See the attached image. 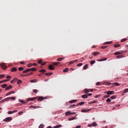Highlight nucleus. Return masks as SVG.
<instances>
[{"instance_id": "obj_2", "label": "nucleus", "mask_w": 128, "mask_h": 128, "mask_svg": "<svg viewBox=\"0 0 128 128\" xmlns=\"http://www.w3.org/2000/svg\"><path fill=\"white\" fill-rule=\"evenodd\" d=\"M76 113L73 112H71L70 111L67 112L65 113V116H72V114H75Z\"/></svg>"}, {"instance_id": "obj_46", "label": "nucleus", "mask_w": 128, "mask_h": 128, "mask_svg": "<svg viewBox=\"0 0 128 128\" xmlns=\"http://www.w3.org/2000/svg\"><path fill=\"white\" fill-rule=\"evenodd\" d=\"M96 102H98V101H96V100H93V101L90 102V104H96Z\"/></svg>"}, {"instance_id": "obj_50", "label": "nucleus", "mask_w": 128, "mask_h": 128, "mask_svg": "<svg viewBox=\"0 0 128 128\" xmlns=\"http://www.w3.org/2000/svg\"><path fill=\"white\" fill-rule=\"evenodd\" d=\"M37 97H34V98H31V100H36Z\"/></svg>"}, {"instance_id": "obj_23", "label": "nucleus", "mask_w": 128, "mask_h": 128, "mask_svg": "<svg viewBox=\"0 0 128 128\" xmlns=\"http://www.w3.org/2000/svg\"><path fill=\"white\" fill-rule=\"evenodd\" d=\"M38 82V80H36V79L32 80H30V82L32 83L36 82Z\"/></svg>"}, {"instance_id": "obj_33", "label": "nucleus", "mask_w": 128, "mask_h": 128, "mask_svg": "<svg viewBox=\"0 0 128 128\" xmlns=\"http://www.w3.org/2000/svg\"><path fill=\"white\" fill-rule=\"evenodd\" d=\"M32 66H34V64L30 63L29 64L27 65L28 68H32Z\"/></svg>"}, {"instance_id": "obj_21", "label": "nucleus", "mask_w": 128, "mask_h": 128, "mask_svg": "<svg viewBox=\"0 0 128 128\" xmlns=\"http://www.w3.org/2000/svg\"><path fill=\"white\" fill-rule=\"evenodd\" d=\"M0 86H2V88H4L8 86V84H2V85H0Z\"/></svg>"}, {"instance_id": "obj_45", "label": "nucleus", "mask_w": 128, "mask_h": 128, "mask_svg": "<svg viewBox=\"0 0 128 128\" xmlns=\"http://www.w3.org/2000/svg\"><path fill=\"white\" fill-rule=\"evenodd\" d=\"M90 64H96V61L95 60H92L90 62Z\"/></svg>"}, {"instance_id": "obj_53", "label": "nucleus", "mask_w": 128, "mask_h": 128, "mask_svg": "<svg viewBox=\"0 0 128 128\" xmlns=\"http://www.w3.org/2000/svg\"><path fill=\"white\" fill-rule=\"evenodd\" d=\"M112 44V42H106L104 44Z\"/></svg>"}, {"instance_id": "obj_12", "label": "nucleus", "mask_w": 128, "mask_h": 128, "mask_svg": "<svg viewBox=\"0 0 128 128\" xmlns=\"http://www.w3.org/2000/svg\"><path fill=\"white\" fill-rule=\"evenodd\" d=\"M90 110H92V109L83 110H82V112H90Z\"/></svg>"}, {"instance_id": "obj_47", "label": "nucleus", "mask_w": 128, "mask_h": 128, "mask_svg": "<svg viewBox=\"0 0 128 128\" xmlns=\"http://www.w3.org/2000/svg\"><path fill=\"white\" fill-rule=\"evenodd\" d=\"M44 125L42 124L40 125L38 128H44Z\"/></svg>"}, {"instance_id": "obj_19", "label": "nucleus", "mask_w": 128, "mask_h": 128, "mask_svg": "<svg viewBox=\"0 0 128 128\" xmlns=\"http://www.w3.org/2000/svg\"><path fill=\"white\" fill-rule=\"evenodd\" d=\"M88 68V64H85V66L83 67V69L84 70H86Z\"/></svg>"}, {"instance_id": "obj_52", "label": "nucleus", "mask_w": 128, "mask_h": 128, "mask_svg": "<svg viewBox=\"0 0 128 128\" xmlns=\"http://www.w3.org/2000/svg\"><path fill=\"white\" fill-rule=\"evenodd\" d=\"M33 92H34L35 94H36L38 92V90H32Z\"/></svg>"}, {"instance_id": "obj_17", "label": "nucleus", "mask_w": 128, "mask_h": 128, "mask_svg": "<svg viewBox=\"0 0 128 128\" xmlns=\"http://www.w3.org/2000/svg\"><path fill=\"white\" fill-rule=\"evenodd\" d=\"M30 72H36V68H29Z\"/></svg>"}, {"instance_id": "obj_3", "label": "nucleus", "mask_w": 128, "mask_h": 128, "mask_svg": "<svg viewBox=\"0 0 128 128\" xmlns=\"http://www.w3.org/2000/svg\"><path fill=\"white\" fill-rule=\"evenodd\" d=\"M46 100V97L44 98V96H39L38 98V102H42V100Z\"/></svg>"}, {"instance_id": "obj_60", "label": "nucleus", "mask_w": 128, "mask_h": 128, "mask_svg": "<svg viewBox=\"0 0 128 128\" xmlns=\"http://www.w3.org/2000/svg\"><path fill=\"white\" fill-rule=\"evenodd\" d=\"M92 96V94H87V97L90 96Z\"/></svg>"}, {"instance_id": "obj_64", "label": "nucleus", "mask_w": 128, "mask_h": 128, "mask_svg": "<svg viewBox=\"0 0 128 128\" xmlns=\"http://www.w3.org/2000/svg\"><path fill=\"white\" fill-rule=\"evenodd\" d=\"M82 128V126H76L75 128Z\"/></svg>"}, {"instance_id": "obj_25", "label": "nucleus", "mask_w": 128, "mask_h": 128, "mask_svg": "<svg viewBox=\"0 0 128 128\" xmlns=\"http://www.w3.org/2000/svg\"><path fill=\"white\" fill-rule=\"evenodd\" d=\"M62 128V124H58L53 127V128Z\"/></svg>"}, {"instance_id": "obj_14", "label": "nucleus", "mask_w": 128, "mask_h": 128, "mask_svg": "<svg viewBox=\"0 0 128 128\" xmlns=\"http://www.w3.org/2000/svg\"><path fill=\"white\" fill-rule=\"evenodd\" d=\"M107 94L109 95V94H114V91H108L106 92Z\"/></svg>"}, {"instance_id": "obj_61", "label": "nucleus", "mask_w": 128, "mask_h": 128, "mask_svg": "<svg viewBox=\"0 0 128 128\" xmlns=\"http://www.w3.org/2000/svg\"><path fill=\"white\" fill-rule=\"evenodd\" d=\"M99 96H100V95L95 96L94 98H98Z\"/></svg>"}, {"instance_id": "obj_22", "label": "nucleus", "mask_w": 128, "mask_h": 128, "mask_svg": "<svg viewBox=\"0 0 128 128\" xmlns=\"http://www.w3.org/2000/svg\"><path fill=\"white\" fill-rule=\"evenodd\" d=\"M12 88V86H11V85H10V86L6 87V88H5V90H10V88Z\"/></svg>"}, {"instance_id": "obj_1", "label": "nucleus", "mask_w": 128, "mask_h": 128, "mask_svg": "<svg viewBox=\"0 0 128 128\" xmlns=\"http://www.w3.org/2000/svg\"><path fill=\"white\" fill-rule=\"evenodd\" d=\"M0 66H1L2 70H6V68H8V66H6L4 63H2L0 64Z\"/></svg>"}, {"instance_id": "obj_7", "label": "nucleus", "mask_w": 128, "mask_h": 128, "mask_svg": "<svg viewBox=\"0 0 128 128\" xmlns=\"http://www.w3.org/2000/svg\"><path fill=\"white\" fill-rule=\"evenodd\" d=\"M30 108H34V109H36V108H40V106H30Z\"/></svg>"}, {"instance_id": "obj_41", "label": "nucleus", "mask_w": 128, "mask_h": 128, "mask_svg": "<svg viewBox=\"0 0 128 128\" xmlns=\"http://www.w3.org/2000/svg\"><path fill=\"white\" fill-rule=\"evenodd\" d=\"M24 70V68L22 67H20L18 68V70H20V72H22V70Z\"/></svg>"}, {"instance_id": "obj_11", "label": "nucleus", "mask_w": 128, "mask_h": 128, "mask_svg": "<svg viewBox=\"0 0 128 128\" xmlns=\"http://www.w3.org/2000/svg\"><path fill=\"white\" fill-rule=\"evenodd\" d=\"M10 70L12 72H16L18 70V69L14 67L12 68Z\"/></svg>"}, {"instance_id": "obj_37", "label": "nucleus", "mask_w": 128, "mask_h": 128, "mask_svg": "<svg viewBox=\"0 0 128 128\" xmlns=\"http://www.w3.org/2000/svg\"><path fill=\"white\" fill-rule=\"evenodd\" d=\"M98 126V124H96V122H94L92 124V126Z\"/></svg>"}, {"instance_id": "obj_34", "label": "nucleus", "mask_w": 128, "mask_h": 128, "mask_svg": "<svg viewBox=\"0 0 128 128\" xmlns=\"http://www.w3.org/2000/svg\"><path fill=\"white\" fill-rule=\"evenodd\" d=\"M84 92L85 94H88V92H90V91L88 89H84Z\"/></svg>"}, {"instance_id": "obj_63", "label": "nucleus", "mask_w": 128, "mask_h": 128, "mask_svg": "<svg viewBox=\"0 0 128 128\" xmlns=\"http://www.w3.org/2000/svg\"><path fill=\"white\" fill-rule=\"evenodd\" d=\"M18 114H24V112H20Z\"/></svg>"}, {"instance_id": "obj_5", "label": "nucleus", "mask_w": 128, "mask_h": 128, "mask_svg": "<svg viewBox=\"0 0 128 128\" xmlns=\"http://www.w3.org/2000/svg\"><path fill=\"white\" fill-rule=\"evenodd\" d=\"M18 110H14L13 111H8V114H14V112H18Z\"/></svg>"}, {"instance_id": "obj_24", "label": "nucleus", "mask_w": 128, "mask_h": 128, "mask_svg": "<svg viewBox=\"0 0 128 128\" xmlns=\"http://www.w3.org/2000/svg\"><path fill=\"white\" fill-rule=\"evenodd\" d=\"M30 68H28L24 70L23 71V74H26V72H30Z\"/></svg>"}, {"instance_id": "obj_48", "label": "nucleus", "mask_w": 128, "mask_h": 128, "mask_svg": "<svg viewBox=\"0 0 128 128\" xmlns=\"http://www.w3.org/2000/svg\"><path fill=\"white\" fill-rule=\"evenodd\" d=\"M114 86H120V84H118V82L114 83Z\"/></svg>"}, {"instance_id": "obj_9", "label": "nucleus", "mask_w": 128, "mask_h": 128, "mask_svg": "<svg viewBox=\"0 0 128 128\" xmlns=\"http://www.w3.org/2000/svg\"><path fill=\"white\" fill-rule=\"evenodd\" d=\"M16 80H18V78H14L12 80L10 81V84H14V82H16Z\"/></svg>"}, {"instance_id": "obj_36", "label": "nucleus", "mask_w": 128, "mask_h": 128, "mask_svg": "<svg viewBox=\"0 0 128 128\" xmlns=\"http://www.w3.org/2000/svg\"><path fill=\"white\" fill-rule=\"evenodd\" d=\"M46 70L45 69H42L39 71L40 72H46Z\"/></svg>"}, {"instance_id": "obj_28", "label": "nucleus", "mask_w": 128, "mask_h": 128, "mask_svg": "<svg viewBox=\"0 0 128 128\" xmlns=\"http://www.w3.org/2000/svg\"><path fill=\"white\" fill-rule=\"evenodd\" d=\"M60 64V62H54L52 63V64H54V66H58V64Z\"/></svg>"}, {"instance_id": "obj_51", "label": "nucleus", "mask_w": 128, "mask_h": 128, "mask_svg": "<svg viewBox=\"0 0 128 128\" xmlns=\"http://www.w3.org/2000/svg\"><path fill=\"white\" fill-rule=\"evenodd\" d=\"M104 98H110V96L109 95H105Z\"/></svg>"}, {"instance_id": "obj_59", "label": "nucleus", "mask_w": 128, "mask_h": 128, "mask_svg": "<svg viewBox=\"0 0 128 128\" xmlns=\"http://www.w3.org/2000/svg\"><path fill=\"white\" fill-rule=\"evenodd\" d=\"M38 64H42V60H40L38 61Z\"/></svg>"}, {"instance_id": "obj_29", "label": "nucleus", "mask_w": 128, "mask_h": 128, "mask_svg": "<svg viewBox=\"0 0 128 128\" xmlns=\"http://www.w3.org/2000/svg\"><path fill=\"white\" fill-rule=\"evenodd\" d=\"M82 98H88V95L84 94L82 96Z\"/></svg>"}, {"instance_id": "obj_15", "label": "nucleus", "mask_w": 128, "mask_h": 128, "mask_svg": "<svg viewBox=\"0 0 128 128\" xmlns=\"http://www.w3.org/2000/svg\"><path fill=\"white\" fill-rule=\"evenodd\" d=\"M100 54L99 52H92V55L94 56H96L98 54Z\"/></svg>"}, {"instance_id": "obj_26", "label": "nucleus", "mask_w": 128, "mask_h": 128, "mask_svg": "<svg viewBox=\"0 0 128 128\" xmlns=\"http://www.w3.org/2000/svg\"><path fill=\"white\" fill-rule=\"evenodd\" d=\"M124 56H122V55H120V56H116V58H124Z\"/></svg>"}, {"instance_id": "obj_4", "label": "nucleus", "mask_w": 128, "mask_h": 128, "mask_svg": "<svg viewBox=\"0 0 128 128\" xmlns=\"http://www.w3.org/2000/svg\"><path fill=\"white\" fill-rule=\"evenodd\" d=\"M12 120V117H8L4 120V122H10V120Z\"/></svg>"}, {"instance_id": "obj_13", "label": "nucleus", "mask_w": 128, "mask_h": 128, "mask_svg": "<svg viewBox=\"0 0 128 128\" xmlns=\"http://www.w3.org/2000/svg\"><path fill=\"white\" fill-rule=\"evenodd\" d=\"M84 104V102H82L77 104L76 106H82Z\"/></svg>"}, {"instance_id": "obj_38", "label": "nucleus", "mask_w": 128, "mask_h": 128, "mask_svg": "<svg viewBox=\"0 0 128 128\" xmlns=\"http://www.w3.org/2000/svg\"><path fill=\"white\" fill-rule=\"evenodd\" d=\"M76 120V117H72L68 119V120Z\"/></svg>"}, {"instance_id": "obj_55", "label": "nucleus", "mask_w": 128, "mask_h": 128, "mask_svg": "<svg viewBox=\"0 0 128 128\" xmlns=\"http://www.w3.org/2000/svg\"><path fill=\"white\" fill-rule=\"evenodd\" d=\"M74 61H70L69 62V64H74Z\"/></svg>"}, {"instance_id": "obj_16", "label": "nucleus", "mask_w": 128, "mask_h": 128, "mask_svg": "<svg viewBox=\"0 0 128 128\" xmlns=\"http://www.w3.org/2000/svg\"><path fill=\"white\" fill-rule=\"evenodd\" d=\"M8 102V98L4 99L3 100H2V101L0 102Z\"/></svg>"}, {"instance_id": "obj_49", "label": "nucleus", "mask_w": 128, "mask_h": 128, "mask_svg": "<svg viewBox=\"0 0 128 128\" xmlns=\"http://www.w3.org/2000/svg\"><path fill=\"white\" fill-rule=\"evenodd\" d=\"M126 92H128V88H126L124 90V94H126Z\"/></svg>"}, {"instance_id": "obj_62", "label": "nucleus", "mask_w": 128, "mask_h": 128, "mask_svg": "<svg viewBox=\"0 0 128 128\" xmlns=\"http://www.w3.org/2000/svg\"><path fill=\"white\" fill-rule=\"evenodd\" d=\"M6 78H12V76H6Z\"/></svg>"}, {"instance_id": "obj_8", "label": "nucleus", "mask_w": 128, "mask_h": 128, "mask_svg": "<svg viewBox=\"0 0 128 128\" xmlns=\"http://www.w3.org/2000/svg\"><path fill=\"white\" fill-rule=\"evenodd\" d=\"M14 91H11V92H8V93H7L6 94V96H10V94H14Z\"/></svg>"}, {"instance_id": "obj_54", "label": "nucleus", "mask_w": 128, "mask_h": 128, "mask_svg": "<svg viewBox=\"0 0 128 128\" xmlns=\"http://www.w3.org/2000/svg\"><path fill=\"white\" fill-rule=\"evenodd\" d=\"M82 66V64L80 63L77 64V66Z\"/></svg>"}, {"instance_id": "obj_39", "label": "nucleus", "mask_w": 128, "mask_h": 128, "mask_svg": "<svg viewBox=\"0 0 128 128\" xmlns=\"http://www.w3.org/2000/svg\"><path fill=\"white\" fill-rule=\"evenodd\" d=\"M115 56H118V54H122V52H116L114 54Z\"/></svg>"}, {"instance_id": "obj_43", "label": "nucleus", "mask_w": 128, "mask_h": 128, "mask_svg": "<svg viewBox=\"0 0 128 128\" xmlns=\"http://www.w3.org/2000/svg\"><path fill=\"white\" fill-rule=\"evenodd\" d=\"M114 46L115 48H120V45L119 44H115V45Z\"/></svg>"}, {"instance_id": "obj_6", "label": "nucleus", "mask_w": 128, "mask_h": 128, "mask_svg": "<svg viewBox=\"0 0 128 128\" xmlns=\"http://www.w3.org/2000/svg\"><path fill=\"white\" fill-rule=\"evenodd\" d=\"M48 68L50 70H54V66L52 65H50L48 66Z\"/></svg>"}, {"instance_id": "obj_58", "label": "nucleus", "mask_w": 128, "mask_h": 128, "mask_svg": "<svg viewBox=\"0 0 128 128\" xmlns=\"http://www.w3.org/2000/svg\"><path fill=\"white\" fill-rule=\"evenodd\" d=\"M34 74V72H30V73H29L28 74H26V76H32V74Z\"/></svg>"}, {"instance_id": "obj_10", "label": "nucleus", "mask_w": 128, "mask_h": 128, "mask_svg": "<svg viewBox=\"0 0 128 128\" xmlns=\"http://www.w3.org/2000/svg\"><path fill=\"white\" fill-rule=\"evenodd\" d=\"M7 98L8 99V100H16V97H8Z\"/></svg>"}, {"instance_id": "obj_27", "label": "nucleus", "mask_w": 128, "mask_h": 128, "mask_svg": "<svg viewBox=\"0 0 128 128\" xmlns=\"http://www.w3.org/2000/svg\"><path fill=\"white\" fill-rule=\"evenodd\" d=\"M68 70H70V68H66L64 70H63V72H68Z\"/></svg>"}, {"instance_id": "obj_32", "label": "nucleus", "mask_w": 128, "mask_h": 128, "mask_svg": "<svg viewBox=\"0 0 128 128\" xmlns=\"http://www.w3.org/2000/svg\"><path fill=\"white\" fill-rule=\"evenodd\" d=\"M64 58H58L57 59L58 62H62V60H64Z\"/></svg>"}, {"instance_id": "obj_57", "label": "nucleus", "mask_w": 128, "mask_h": 128, "mask_svg": "<svg viewBox=\"0 0 128 128\" xmlns=\"http://www.w3.org/2000/svg\"><path fill=\"white\" fill-rule=\"evenodd\" d=\"M106 48H108V46H102L101 47L102 49Z\"/></svg>"}, {"instance_id": "obj_40", "label": "nucleus", "mask_w": 128, "mask_h": 128, "mask_svg": "<svg viewBox=\"0 0 128 128\" xmlns=\"http://www.w3.org/2000/svg\"><path fill=\"white\" fill-rule=\"evenodd\" d=\"M106 102H112V100H110V98H108L106 100Z\"/></svg>"}, {"instance_id": "obj_18", "label": "nucleus", "mask_w": 128, "mask_h": 128, "mask_svg": "<svg viewBox=\"0 0 128 128\" xmlns=\"http://www.w3.org/2000/svg\"><path fill=\"white\" fill-rule=\"evenodd\" d=\"M78 102L77 100H73L69 101L70 104H74V102Z\"/></svg>"}, {"instance_id": "obj_20", "label": "nucleus", "mask_w": 128, "mask_h": 128, "mask_svg": "<svg viewBox=\"0 0 128 128\" xmlns=\"http://www.w3.org/2000/svg\"><path fill=\"white\" fill-rule=\"evenodd\" d=\"M107 58H104L102 59H99L98 60V62H104V60H106Z\"/></svg>"}, {"instance_id": "obj_31", "label": "nucleus", "mask_w": 128, "mask_h": 128, "mask_svg": "<svg viewBox=\"0 0 128 128\" xmlns=\"http://www.w3.org/2000/svg\"><path fill=\"white\" fill-rule=\"evenodd\" d=\"M45 74L46 76H52V72L46 73Z\"/></svg>"}, {"instance_id": "obj_44", "label": "nucleus", "mask_w": 128, "mask_h": 128, "mask_svg": "<svg viewBox=\"0 0 128 128\" xmlns=\"http://www.w3.org/2000/svg\"><path fill=\"white\" fill-rule=\"evenodd\" d=\"M76 106V104H72V105H70V108H74V106Z\"/></svg>"}, {"instance_id": "obj_56", "label": "nucleus", "mask_w": 128, "mask_h": 128, "mask_svg": "<svg viewBox=\"0 0 128 128\" xmlns=\"http://www.w3.org/2000/svg\"><path fill=\"white\" fill-rule=\"evenodd\" d=\"M20 102H22V104H26V102H24L22 100H20Z\"/></svg>"}, {"instance_id": "obj_35", "label": "nucleus", "mask_w": 128, "mask_h": 128, "mask_svg": "<svg viewBox=\"0 0 128 128\" xmlns=\"http://www.w3.org/2000/svg\"><path fill=\"white\" fill-rule=\"evenodd\" d=\"M110 98H111V100H114L116 98V96H112Z\"/></svg>"}, {"instance_id": "obj_42", "label": "nucleus", "mask_w": 128, "mask_h": 128, "mask_svg": "<svg viewBox=\"0 0 128 128\" xmlns=\"http://www.w3.org/2000/svg\"><path fill=\"white\" fill-rule=\"evenodd\" d=\"M22 82L21 80H18V81L17 82L18 84H20Z\"/></svg>"}, {"instance_id": "obj_30", "label": "nucleus", "mask_w": 128, "mask_h": 128, "mask_svg": "<svg viewBox=\"0 0 128 128\" xmlns=\"http://www.w3.org/2000/svg\"><path fill=\"white\" fill-rule=\"evenodd\" d=\"M128 40V38H124L122 40H121V42H124Z\"/></svg>"}]
</instances>
